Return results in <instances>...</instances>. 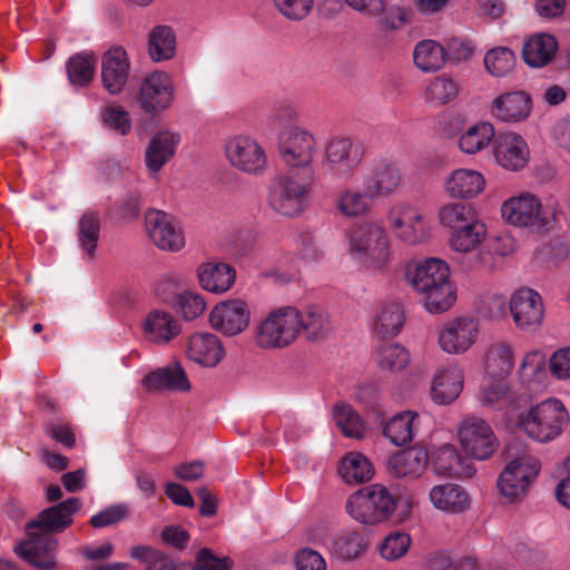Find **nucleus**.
Wrapping results in <instances>:
<instances>
[{"mask_svg": "<svg viewBox=\"0 0 570 570\" xmlns=\"http://www.w3.org/2000/svg\"><path fill=\"white\" fill-rule=\"evenodd\" d=\"M315 181L314 169L289 170L278 176L269 191L272 208L284 215L294 216L303 210Z\"/></svg>", "mask_w": 570, "mask_h": 570, "instance_id": "nucleus-1", "label": "nucleus"}, {"mask_svg": "<svg viewBox=\"0 0 570 570\" xmlns=\"http://www.w3.org/2000/svg\"><path fill=\"white\" fill-rule=\"evenodd\" d=\"M518 423L529 438L549 442L562 433L569 423V415L562 402L547 400L521 413Z\"/></svg>", "mask_w": 570, "mask_h": 570, "instance_id": "nucleus-2", "label": "nucleus"}, {"mask_svg": "<svg viewBox=\"0 0 570 570\" xmlns=\"http://www.w3.org/2000/svg\"><path fill=\"white\" fill-rule=\"evenodd\" d=\"M297 308H275L262 318L254 328V343L262 350H281L298 338Z\"/></svg>", "mask_w": 570, "mask_h": 570, "instance_id": "nucleus-3", "label": "nucleus"}, {"mask_svg": "<svg viewBox=\"0 0 570 570\" xmlns=\"http://www.w3.org/2000/svg\"><path fill=\"white\" fill-rule=\"evenodd\" d=\"M348 514L364 524L387 520L396 509V500L382 484L364 487L353 493L346 503Z\"/></svg>", "mask_w": 570, "mask_h": 570, "instance_id": "nucleus-4", "label": "nucleus"}, {"mask_svg": "<svg viewBox=\"0 0 570 570\" xmlns=\"http://www.w3.org/2000/svg\"><path fill=\"white\" fill-rule=\"evenodd\" d=\"M350 245L362 263L372 268L383 267L391 256L387 233L375 223L354 226L350 234Z\"/></svg>", "mask_w": 570, "mask_h": 570, "instance_id": "nucleus-5", "label": "nucleus"}, {"mask_svg": "<svg viewBox=\"0 0 570 570\" xmlns=\"http://www.w3.org/2000/svg\"><path fill=\"white\" fill-rule=\"evenodd\" d=\"M540 469L541 463L535 456L529 453L517 456L505 465L499 475L500 493L510 502L522 499Z\"/></svg>", "mask_w": 570, "mask_h": 570, "instance_id": "nucleus-6", "label": "nucleus"}, {"mask_svg": "<svg viewBox=\"0 0 570 570\" xmlns=\"http://www.w3.org/2000/svg\"><path fill=\"white\" fill-rule=\"evenodd\" d=\"M175 91L173 77L164 70H154L146 75L139 85V107L146 114L164 112L174 104Z\"/></svg>", "mask_w": 570, "mask_h": 570, "instance_id": "nucleus-7", "label": "nucleus"}, {"mask_svg": "<svg viewBox=\"0 0 570 570\" xmlns=\"http://www.w3.org/2000/svg\"><path fill=\"white\" fill-rule=\"evenodd\" d=\"M458 436L465 452L478 460L490 458L499 445L489 423L474 415L462 419L458 428Z\"/></svg>", "mask_w": 570, "mask_h": 570, "instance_id": "nucleus-8", "label": "nucleus"}, {"mask_svg": "<svg viewBox=\"0 0 570 570\" xmlns=\"http://www.w3.org/2000/svg\"><path fill=\"white\" fill-rule=\"evenodd\" d=\"M501 213L508 223L534 227L537 230H546L551 220L540 199L530 193H522L505 200Z\"/></svg>", "mask_w": 570, "mask_h": 570, "instance_id": "nucleus-9", "label": "nucleus"}, {"mask_svg": "<svg viewBox=\"0 0 570 570\" xmlns=\"http://www.w3.org/2000/svg\"><path fill=\"white\" fill-rule=\"evenodd\" d=\"M26 532L28 539L16 548L17 554L38 570H55L58 567L55 554L59 546L58 540L52 534L29 529L28 524Z\"/></svg>", "mask_w": 570, "mask_h": 570, "instance_id": "nucleus-10", "label": "nucleus"}, {"mask_svg": "<svg viewBox=\"0 0 570 570\" xmlns=\"http://www.w3.org/2000/svg\"><path fill=\"white\" fill-rule=\"evenodd\" d=\"M389 222L402 242L416 245L430 237V227L424 214L410 205L400 204L391 208Z\"/></svg>", "mask_w": 570, "mask_h": 570, "instance_id": "nucleus-11", "label": "nucleus"}, {"mask_svg": "<svg viewBox=\"0 0 570 570\" xmlns=\"http://www.w3.org/2000/svg\"><path fill=\"white\" fill-rule=\"evenodd\" d=\"M208 321L215 331L226 336H235L248 327L250 309L243 299H227L213 307Z\"/></svg>", "mask_w": 570, "mask_h": 570, "instance_id": "nucleus-12", "label": "nucleus"}, {"mask_svg": "<svg viewBox=\"0 0 570 570\" xmlns=\"http://www.w3.org/2000/svg\"><path fill=\"white\" fill-rule=\"evenodd\" d=\"M145 227L149 239L161 250L177 252L185 245L183 230L163 210L148 209L145 214Z\"/></svg>", "mask_w": 570, "mask_h": 570, "instance_id": "nucleus-13", "label": "nucleus"}, {"mask_svg": "<svg viewBox=\"0 0 570 570\" xmlns=\"http://www.w3.org/2000/svg\"><path fill=\"white\" fill-rule=\"evenodd\" d=\"M352 11L370 19H377L387 30H400L407 23V10L399 4H389L387 0H342Z\"/></svg>", "mask_w": 570, "mask_h": 570, "instance_id": "nucleus-14", "label": "nucleus"}, {"mask_svg": "<svg viewBox=\"0 0 570 570\" xmlns=\"http://www.w3.org/2000/svg\"><path fill=\"white\" fill-rule=\"evenodd\" d=\"M479 335V324L471 317H456L444 324L439 334L440 347L450 354L468 351Z\"/></svg>", "mask_w": 570, "mask_h": 570, "instance_id": "nucleus-15", "label": "nucleus"}, {"mask_svg": "<svg viewBox=\"0 0 570 570\" xmlns=\"http://www.w3.org/2000/svg\"><path fill=\"white\" fill-rule=\"evenodd\" d=\"M510 311L515 325L522 331L537 330L543 320L541 296L530 288H521L512 294Z\"/></svg>", "mask_w": 570, "mask_h": 570, "instance_id": "nucleus-16", "label": "nucleus"}, {"mask_svg": "<svg viewBox=\"0 0 570 570\" xmlns=\"http://www.w3.org/2000/svg\"><path fill=\"white\" fill-rule=\"evenodd\" d=\"M186 357L204 367H215L225 357V348L215 334L196 332L183 344Z\"/></svg>", "mask_w": 570, "mask_h": 570, "instance_id": "nucleus-17", "label": "nucleus"}, {"mask_svg": "<svg viewBox=\"0 0 570 570\" xmlns=\"http://www.w3.org/2000/svg\"><path fill=\"white\" fill-rule=\"evenodd\" d=\"M80 508L81 502L78 498H69L66 501L42 510L35 520L27 523L28 528H33L52 535L60 533L72 524V515L79 511Z\"/></svg>", "mask_w": 570, "mask_h": 570, "instance_id": "nucleus-18", "label": "nucleus"}, {"mask_svg": "<svg viewBox=\"0 0 570 570\" xmlns=\"http://www.w3.org/2000/svg\"><path fill=\"white\" fill-rule=\"evenodd\" d=\"M364 155L363 145H326L323 164L334 175L350 177Z\"/></svg>", "mask_w": 570, "mask_h": 570, "instance_id": "nucleus-19", "label": "nucleus"}, {"mask_svg": "<svg viewBox=\"0 0 570 570\" xmlns=\"http://www.w3.org/2000/svg\"><path fill=\"white\" fill-rule=\"evenodd\" d=\"M142 330L145 338L157 345L168 344L181 332L179 322L164 309L150 311L142 322Z\"/></svg>", "mask_w": 570, "mask_h": 570, "instance_id": "nucleus-20", "label": "nucleus"}, {"mask_svg": "<svg viewBox=\"0 0 570 570\" xmlns=\"http://www.w3.org/2000/svg\"><path fill=\"white\" fill-rule=\"evenodd\" d=\"M129 61L122 48L108 50L101 61V78L104 87L111 95L119 94L127 82Z\"/></svg>", "mask_w": 570, "mask_h": 570, "instance_id": "nucleus-21", "label": "nucleus"}, {"mask_svg": "<svg viewBox=\"0 0 570 570\" xmlns=\"http://www.w3.org/2000/svg\"><path fill=\"white\" fill-rule=\"evenodd\" d=\"M483 366L493 380L503 381L514 367V350L507 341L491 342L484 350Z\"/></svg>", "mask_w": 570, "mask_h": 570, "instance_id": "nucleus-22", "label": "nucleus"}, {"mask_svg": "<svg viewBox=\"0 0 570 570\" xmlns=\"http://www.w3.org/2000/svg\"><path fill=\"white\" fill-rule=\"evenodd\" d=\"M531 109V98L527 92L512 91L494 98L490 111L503 121H521L529 117Z\"/></svg>", "mask_w": 570, "mask_h": 570, "instance_id": "nucleus-23", "label": "nucleus"}, {"mask_svg": "<svg viewBox=\"0 0 570 570\" xmlns=\"http://www.w3.org/2000/svg\"><path fill=\"white\" fill-rule=\"evenodd\" d=\"M229 164L247 174H259L267 166V154L262 145H226Z\"/></svg>", "mask_w": 570, "mask_h": 570, "instance_id": "nucleus-24", "label": "nucleus"}, {"mask_svg": "<svg viewBox=\"0 0 570 570\" xmlns=\"http://www.w3.org/2000/svg\"><path fill=\"white\" fill-rule=\"evenodd\" d=\"M401 183L402 174L400 169L389 163L375 165L364 179L367 194L375 198L392 195L401 186Z\"/></svg>", "mask_w": 570, "mask_h": 570, "instance_id": "nucleus-25", "label": "nucleus"}, {"mask_svg": "<svg viewBox=\"0 0 570 570\" xmlns=\"http://www.w3.org/2000/svg\"><path fill=\"white\" fill-rule=\"evenodd\" d=\"M432 463L436 474L442 476L471 478L474 474L473 466L452 444L440 446L433 453Z\"/></svg>", "mask_w": 570, "mask_h": 570, "instance_id": "nucleus-26", "label": "nucleus"}, {"mask_svg": "<svg viewBox=\"0 0 570 570\" xmlns=\"http://www.w3.org/2000/svg\"><path fill=\"white\" fill-rule=\"evenodd\" d=\"M297 110L291 105L282 106L273 116V130L282 142L315 140L311 131L297 125Z\"/></svg>", "mask_w": 570, "mask_h": 570, "instance_id": "nucleus-27", "label": "nucleus"}, {"mask_svg": "<svg viewBox=\"0 0 570 570\" xmlns=\"http://www.w3.org/2000/svg\"><path fill=\"white\" fill-rule=\"evenodd\" d=\"M197 277L205 291L222 294L227 292L234 284L236 272L226 263L207 262L198 266Z\"/></svg>", "mask_w": 570, "mask_h": 570, "instance_id": "nucleus-28", "label": "nucleus"}, {"mask_svg": "<svg viewBox=\"0 0 570 570\" xmlns=\"http://www.w3.org/2000/svg\"><path fill=\"white\" fill-rule=\"evenodd\" d=\"M429 462L426 450L410 448L393 454L387 461V471L395 478H416Z\"/></svg>", "mask_w": 570, "mask_h": 570, "instance_id": "nucleus-29", "label": "nucleus"}, {"mask_svg": "<svg viewBox=\"0 0 570 570\" xmlns=\"http://www.w3.org/2000/svg\"><path fill=\"white\" fill-rule=\"evenodd\" d=\"M485 186L481 173L472 169H456L445 179L444 188L451 198L468 199L479 195Z\"/></svg>", "mask_w": 570, "mask_h": 570, "instance_id": "nucleus-30", "label": "nucleus"}, {"mask_svg": "<svg viewBox=\"0 0 570 570\" xmlns=\"http://www.w3.org/2000/svg\"><path fill=\"white\" fill-rule=\"evenodd\" d=\"M463 389V374L456 366L440 370L432 383L431 395L438 404H450Z\"/></svg>", "mask_w": 570, "mask_h": 570, "instance_id": "nucleus-31", "label": "nucleus"}, {"mask_svg": "<svg viewBox=\"0 0 570 570\" xmlns=\"http://www.w3.org/2000/svg\"><path fill=\"white\" fill-rule=\"evenodd\" d=\"M515 249V240L510 235H500L487 242L471 256L470 267L492 271L495 267L497 256H505Z\"/></svg>", "mask_w": 570, "mask_h": 570, "instance_id": "nucleus-32", "label": "nucleus"}, {"mask_svg": "<svg viewBox=\"0 0 570 570\" xmlns=\"http://www.w3.org/2000/svg\"><path fill=\"white\" fill-rule=\"evenodd\" d=\"M557 50L558 43L554 37L548 33H537L529 37L523 43L522 57L528 66L540 68L554 57Z\"/></svg>", "mask_w": 570, "mask_h": 570, "instance_id": "nucleus-33", "label": "nucleus"}, {"mask_svg": "<svg viewBox=\"0 0 570 570\" xmlns=\"http://www.w3.org/2000/svg\"><path fill=\"white\" fill-rule=\"evenodd\" d=\"M177 38L171 27L159 24L148 32L147 52L151 61L164 62L176 55Z\"/></svg>", "mask_w": 570, "mask_h": 570, "instance_id": "nucleus-34", "label": "nucleus"}, {"mask_svg": "<svg viewBox=\"0 0 570 570\" xmlns=\"http://www.w3.org/2000/svg\"><path fill=\"white\" fill-rule=\"evenodd\" d=\"M430 500L436 509L451 513H461L470 507V498L464 489L452 483L433 487Z\"/></svg>", "mask_w": 570, "mask_h": 570, "instance_id": "nucleus-35", "label": "nucleus"}, {"mask_svg": "<svg viewBox=\"0 0 570 570\" xmlns=\"http://www.w3.org/2000/svg\"><path fill=\"white\" fill-rule=\"evenodd\" d=\"M450 271L445 262L429 258L416 266L411 283L419 294L449 281Z\"/></svg>", "mask_w": 570, "mask_h": 570, "instance_id": "nucleus-36", "label": "nucleus"}, {"mask_svg": "<svg viewBox=\"0 0 570 570\" xmlns=\"http://www.w3.org/2000/svg\"><path fill=\"white\" fill-rule=\"evenodd\" d=\"M144 384L148 390H171L187 392L190 390V383L186 372L179 363L167 367L158 368L144 379Z\"/></svg>", "mask_w": 570, "mask_h": 570, "instance_id": "nucleus-37", "label": "nucleus"}, {"mask_svg": "<svg viewBox=\"0 0 570 570\" xmlns=\"http://www.w3.org/2000/svg\"><path fill=\"white\" fill-rule=\"evenodd\" d=\"M414 66L422 72H436L446 65L444 46L433 39L419 41L413 49Z\"/></svg>", "mask_w": 570, "mask_h": 570, "instance_id": "nucleus-38", "label": "nucleus"}, {"mask_svg": "<svg viewBox=\"0 0 570 570\" xmlns=\"http://www.w3.org/2000/svg\"><path fill=\"white\" fill-rule=\"evenodd\" d=\"M460 83L451 76H435L426 83L423 90V99L430 107H442L454 101L460 94Z\"/></svg>", "mask_w": 570, "mask_h": 570, "instance_id": "nucleus-39", "label": "nucleus"}, {"mask_svg": "<svg viewBox=\"0 0 570 570\" xmlns=\"http://www.w3.org/2000/svg\"><path fill=\"white\" fill-rule=\"evenodd\" d=\"M469 226L453 232L450 236V247L458 253L470 254L479 250L487 237V227L479 219H474Z\"/></svg>", "mask_w": 570, "mask_h": 570, "instance_id": "nucleus-40", "label": "nucleus"}, {"mask_svg": "<svg viewBox=\"0 0 570 570\" xmlns=\"http://www.w3.org/2000/svg\"><path fill=\"white\" fill-rule=\"evenodd\" d=\"M404 309L400 302L383 303L375 316L374 332L383 337L397 335L404 324Z\"/></svg>", "mask_w": 570, "mask_h": 570, "instance_id": "nucleus-41", "label": "nucleus"}, {"mask_svg": "<svg viewBox=\"0 0 570 570\" xmlns=\"http://www.w3.org/2000/svg\"><path fill=\"white\" fill-rule=\"evenodd\" d=\"M298 336L305 334L307 340H316L331 331V323L326 312L318 306H308L297 309Z\"/></svg>", "mask_w": 570, "mask_h": 570, "instance_id": "nucleus-42", "label": "nucleus"}, {"mask_svg": "<svg viewBox=\"0 0 570 570\" xmlns=\"http://www.w3.org/2000/svg\"><path fill=\"white\" fill-rule=\"evenodd\" d=\"M340 474L347 483H363L374 474V469L370 460L358 452H351L344 456Z\"/></svg>", "mask_w": 570, "mask_h": 570, "instance_id": "nucleus-43", "label": "nucleus"}, {"mask_svg": "<svg viewBox=\"0 0 570 570\" xmlns=\"http://www.w3.org/2000/svg\"><path fill=\"white\" fill-rule=\"evenodd\" d=\"M483 62L485 70L492 77L502 78L514 69L517 57L514 52L507 47H495L485 53Z\"/></svg>", "mask_w": 570, "mask_h": 570, "instance_id": "nucleus-44", "label": "nucleus"}, {"mask_svg": "<svg viewBox=\"0 0 570 570\" xmlns=\"http://www.w3.org/2000/svg\"><path fill=\"white\" fill-rule=\"evenodd\" d=\"M474 209L468 204L450 203L441 207L439 219L441 225L451 228L453 232L469 226L476 219Z\"/></svg>", "mask_w": 570, "mask_h": 570, "instance_id": "nucleus-45", "label": "nucleus"}, {"mask_svg": "<svg viewBox=\"0 0 570 570\" xmlns=\"http://www.w3.org/2000/svg\"><path fill=\"white\" fill-rule=\"evenodd\" d=\"M277 154L291 170L313 169L311 165L314 150L311 145H277Z\"/></svg>", "mask_w": 570, "mask_h": 570, "instance_id": "nucleus-46", "label": "nucleus"}, {"mask_svg": "<svg viewBox=\"0 0 570 570\" xmlns=\"http://www.w3.org/2000/svg\"><path fill=\"white\" fill-rule=\"evenodd\" d=\"M421 295L425 308L434 314L450 309L456 299L455 289L450 281L439 284V286H434Z\"/></svg>", "mask_w": 570, "mask_h": 570, "instance_id": "nucleus-47", "label": "nucleus"}, {"mask_svg": "<svg viewBox=\"0 0 570 570\" xmlns=\"http://www.w3.org/2000/svg\"><path fill=\"white\" fill-rule=\"evenodd\" d=\"M95 58L89 52L72 56L67 63L69 81L75 86L88 85L94 76Z\"/></svg>", "mask_w": 570, "mask_h": 570, "instance_id": "nucleus-48", "label": "nucleus"}, {"mask_svg": "<svg viewBox=\"0 0 570 570\" xmlns=\"http://www.w3.org/2000/svg\"><path fill=\"white\" fill-rule=\"evenodd\" d=\"M416 417L411 412L395 415L384 426V435L395 445H403L412 440L413 421Z\"/></svg>", "mask_w": 570, "mask_h": 570, "instance_id": "nucleus-49", "label": "nucleus"}, {"mask_svg": "<svg viewBox=\"0 0 570 570\" xmlns=\"http://www.w3.org/2000/svg\"><path fill=\"white\" fill-rule=\"evenodd\" d=\"M493 154L500 166L513 171L522 169L529 161L527 145H495Z\"/></svg>", "mask_w": 570, "mask_h": 570, "instance_id": "nucleus-50", "label": "nucleus"}, {"mask_svg": "<svg viewBox=\"0 0 570 570\" xmlns=\"http://www.w3.org/2000/svg\"><path fill=\"white\" fill-rule=\"evenodd\" d=\"M334 420L345 436L356 440L364 438L365 429L363 422L350 405H336L334 409Z\"/></svg>", "mask_w": 570, "mask_h": 570, "instance_id": "nucleus-51", "label": "nucleus"}, {"mask_svg": "<svg viewBox=\"0 0 570 570\" xmlns=\"http://www.w3.org/2000/svg\"><path fill=\"white\" fill-rule=\"evenodd\" d=\"M100 233L99 219L91 213L83 214L79 219L78 240L81 249L92 258L98 245Z\"/></svg>", "mask_w": 570, "mask_h": 570, "instance_id": "nucleus-52", "label": "nucleus"}, {"mask_svg": "<svg viewBox=\"0 0 570 570\" xmlns=\"http://www.w3.org/2000/svg\"><path fill=\"white\" fill-rule=\"evenodd\" d=\"M518 375L524 385L540 382L546 375V356L540 351L528 352L522 358Z\"/></svg>", "mask_w": 570, "mask_h": 570, "instance_id": "nucleus-53", "label": "nucleus"}, {"mask_svg": "<svg viewBox=\"0 0 570 570\" xmlns=\"http://www.w3.org/2000/svg\"><path fill=\"white\" fill-rule=\"evenodd\" d=\"M374 196L364 191H345L338 199L337 207L342 214L351 217L366 215L372 208Z\"/></svg>", "mask_w": 570, "mask_h": 570, "instance_id": "nucleus-54", "label": "nucleus"}, {"mask_svg": "<svg viewBox=\"0 0 570 570\" xmlns=\"http://www.w3.org/2000/svg\"><path fill=\"white\" fill-rule=\"evenodd\" d=\"M366 549V542L362 534L357 532H347L338 538L332 544V553L342 560H352L362 554Z\"/></svg>", "mask_w": 570, "mask_h": 570, "instance_id": "nucleus-55", "label": "nucleus"}, {"mask_svg": "<svg viewBox=\"0 0 570 570\" xmlns=\"http://www.w3.org/2000/svg\"><path fill=\"white\" fill-rule=\"evenodd\" d=\"M410 363V354L399 344L383 346L379 351V366L383 371L400 372Z\"/></svg>", "mask_w": 570, "mask_h": 570, "instance_id": "nucleus-56", "label": "nucleus"}, {"mask_svg": "<svg viewBox=\"0 0 570 570\" xmlns=\"http://www.w3.org/2000/svg\"><path fill=\"white\" fill-rule=\"evenodd\" d=\"M411 547V537L405 532L395 531L384 538L380 546L381 556L390 561L401 559Z\"/></svg>", "mask_w": 570, "mask_h": 570, "instance_id": "nucleus-57", "label": "nucleus"}, {"mask_svg": "<svg viewBox=\"0 0 570 570\" xmlns=\"http://www.w3.org/2000/svg\"><path fill=\"white\" fill-rule=\"evenodd\" d=\"M276 11L289 21H302L313 10L314 0H273Z\"/></svg>", "mask_w": 570, "mask_h": 570, "instance_id": "nucleus-58", "label": "nucleus"}, {"mask_svg": "<svg viewBox=\"0 0 570 570\" xmlns=\"http://www.w3.org/2000/svg\"><path fill=\"white\" fill-rule=\"evenodd\" d=\"M464 128V119L459 114L440 115L432 127L434 135L440 139H454L461 136Z\"/></svg>", "mask_w": 570, "mask_h": 570, "instance_id": "nucleus-59", "label": "nucleus"}, {"mask_svg": "<svg viewBox=\"0 0 570 570\" xmlns=\"http://www.w3.org/2000/svg\"><path fill=\"white\" fill-rule=\"evenodd\" d=\"M102 124L105 127L125 136L131 129L129 112L119 106H107L102 111Z\"/></svg>", "mask_w": 570, "mask_h": 570, "instance_id": "nucleus-60", "label": "nucleus"}, {"mask_svg": "<svg viewBox=\"0 0 570 570\" xmlns=\"http://www.w3.org/2000/svg\"><path fill=\"white\" fill-rule=\"evenodd\" d=\"M174 155V145H148L145 151V164L149 174L158 173Z\"/></svg>", "mask_w": 570, "mask_h": 570, "instance_id": "nucleus-61", "label": "nucleus"}, {"mask_svg": "<svg viewBox=\"0 0 570 570\" xmlns=\"http://www.w3.org/2000/svg\"><path fill=\"white\" fill-rule=\"evenodd\" d=\"M234 561L229 557H217L210 549L202 548L195 557V570H230Z\"/></svg>", "mask_w": 570, "mask_h": 570, "instance_id": "nucleus-62", "label": "nucleus"}, {"mask_svg": "<svg viewBox=\"0 0 570 570\" xmlns=\"http://www.w3.org/2000/svg\"><path fill=\"white\" fill-rule=\"evenodd\" d=\"M177 305L186 321H193L200 316L206 309V303L202 295L193 292H185L177 296Z\"/></svg>", "mask_w": 570, "mask_h": 570, "instance_id": "nucleus-63", "label": "nucleus"}, {"mask_svg": "<svg viewBox=\"0 0 570 570\" xmlns=\"http://www.w3.org/2000/svg\"><path fill=\"white\" fill-rule=\"evenodd\" d=\"M296 570H327L325 559L311 548H302L295 553Z\"/></svg>", "mask_w": 570, "mask_h": 570, "instance_id": "nucleus-64", "label": "nucleus"}]
</instances>
